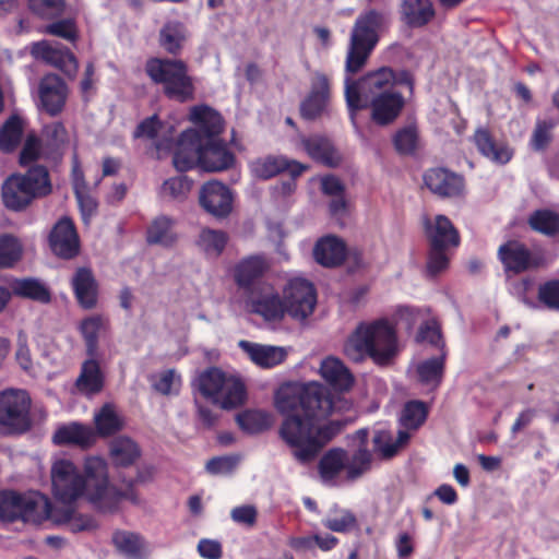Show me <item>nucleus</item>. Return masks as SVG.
I'll list each match as a JSON object with an SVG mask.
<instances>
[{
  "mask_svg": "<svg viewBox=\"0 0 559 559\" xmlns=\"http://www.w3.org/2000/svg\"><path fill=\"white\" fill-rule=\"evenodd\" d=\"M390 23L385 10L368 9L361 12L353 26L345 61L344 96L352 120L356 111L370 107L372 120L381 126L394 121L400 115L404 98L394 90V84L413 82L407 72L396 78L390 68L369 72L359 80L352 75L359 72L379 40V32Z\"/></svg>",
  "mask_w": 559,
  "mask_h": 559,
  "instance_id": "obj_1",
  "label": "nucleus"
},
{
  "mask_svg": "<svg viewBox=\"0 0 559 559\" xmlns=\"http://www.w3.org/2000/svg\"><path fill=\"white\" fill-rule=\"evenodd\" d=\"M337 403L325 386L316 382L287 384L277 391L275 405L285 416L280 436L293 448L299 463L312 462L344 428L343 420H326L338 408Z\"/></svg>",
  "mask_w": 559,
  "mask_h": 559,
  "instance_id": "obj_2",
  "label": "nucleus"
},
{
  "mask_svg": "<svg viewBox=\"0 0 559 559\" xmlns=\"http://www.w3.org/2000/svg\"><path fill=\"white\" fill-rule=\"evenodd\" d=\"M51 483L55 497L64 503H70L81 496H85L99 508L109 507L121 499L134 500L131 490L133 480L128 481L126 490L110 486L107 463L98 456L85 460L84 476L71 461H55L51 466Z\"/></svg>",
  "mask_w": 559,
  "mask_h": 559,
  "instance_id": "obj_3",
  "label": "nucleus"
},
{
  "mask_svg": "<svg viewBox=\"0 0 559 559\" xmlns=\"http://www.w3.org/2000/svg\"><path fill=\"white\" fill-rule=\"evenodd\" d=\"M400 350L396 330L388 319L360 322L344 343L348 360L359 364L370 358L378 366L390 365Z\"/></svg>",
  "mask_w": 559,
  "mask_h": 559,
  "instance_id": "obj_4",
  "label": "nucleus"
},
{
  "mask_svg": "<svg viewBox=\"0 0 559 559\" xmlns=\"http://www.w3.org/2000/svg\"><path fill=\"white\" fill-rule=\"evenodd\" d=\"M52 186L45 166L35 165L25 174H12L2 183L1 199L8 210L20 212L50 194Z\"/></svg>",
  "mask_w": 559,
  "mask_h": 559,
  "instance_id": "obj_5",
  "label": "nucleus"
},
{
  "mask_svg": "<svg viewBox=\"0 0 559 559\" xmlns=\"http://www.w3.org/2000/svg\"><path fill=\"white\" fill-rule=\"evenodd\" d=\"M145 71L152 81L163 85L164 94L169 99L179 103L192 99L194 86L182 60L153 58L146 62Z\"/></svg>",
  "mask_w": 559,
  "mask_h": 559,
  "instance_id": "obj_6",
  "label": "nucleus"
},
{
  "mask_svg": "<svg viewBox=\"0 0 559 559\" xmlns=\"http://www.w3.org/2000/svg\"><path fill=\"white\" fill-rule=\"evenodd\" d=\"M195 388L203 397L224 409L241 405L246 395L240 379L216 367L201 372L195 380Z\"/></svg>",
  "mask_w": 559,
  "mask_h": 559,
  "instance_id": "obj_7",
  "label": "nucleus"
},
{
  "mask_svg": "<svg viewBox=\"0 0 559 559\" xmlns=\"http://www.w3.org/2000/svg\"><path fill=\"white\" fill-rule=\"evenodd\" d=\"M31 399L23 390L0 392V430L4 435H20L32 426Z\"/></svg>",
  "mask_w": 559,
  "mask_h": 559,
  "instance_id": "obj_8",
  "label": "nucleus"
},
{
  "mask_svg": "<svg viewBox=\"0 0 559 559\" xmlns=\"http://www.w3.org/2000/svg\"><path fill=\"white\" fill-rule=\"evenodd\" d=\"M286 312L293 319L302 321L314 310L317 294L313 285L300 277L287 282L283 290Z\"/></svg>",
  "mask_w": 559,
  "mask_h": 559,
  "instance_id": "obj_9",
  "label": "nucleus"
},
{
  "mask_svg": "<svg viewBox=\"0 0 559 559\" xmlns=\"http://www.w3.org/2000/svg\"><path fill=\"white\" fill-rule=\"evenodd\" d=\"M331 78L320 71H316L310 80V90L300 104V115L307 120H314L325 110L332 95Z\"/></svg>",
  "mask_w": 559,
  "mask_h": 559,
  "instance_id": "obj_10",
  "label": "nucleus"
},
{
  "mask_svg": "<svg viewBox=\"0 0 559 559\" xmlns=\"http://www.w3.org/2000/svg\"><path fill=\"white\" fill-rule=\"evenodd\" d=\"M31 53L35 59L60 69L69 76H74L78 71L79 63L74 55L58 41L41 40L34 43L31 47Z\"/></svg>",
  "mask_w": 559,
  "mask_h": 559,
  "instance_id": "obj_11",
  "label": "nucleus"
},
{
  "mask_svg": "<svg viewBox=\"0 0 559 559\" xmlns=\"http://www.w3.org/2000/svg\"><path fill=\"white\" fill-rule=\"evenodd\" d=\"M38 503L31 497L13 491L0 492V521L36 522L38 519Z\"/></svg>",
  "mask_w": 559,
  "mask_h": 559,
  "instance_id": "obj_12",
  "label": "nucleus"
},
{
  "mask_svg": "<svg viewBox=\"0 0 559 559\" xmlns=\"http://www.w3.org/2000/svg\"><path fill=\"white\" fill-rule=\"evenodd\" d=\"M498 257L507 271L522 273L528 269L539 267L544 258L532 253L523 243L510 240L498 249Z\"/></svg>",
  "mask_w": 559,
  "mask_h": 559,
  "instance_id": "obj_13",
  "label": "nucleus"
},
{
  "mask_svg": "<svg viewBox=\"0 0 559 559\" xmlns=\"http://www.w3.org/2000/svg\"><path fill=\"white\" fill-rule=\"evenodd\" d=\"M199 201L209 214L216 218H225L233 210L234 195L224 183L209 181L202 186Z\"/></svg>",
  "mask_w": 559,
  "mask_h": 559,
  "instance_id": "obj_14",
  "label": "nucleus"
},
{
  "mask_svg": "<svg viewBox=\"0 0 559 559\" xmlns=\"http://www.w3.org/2000/svg\"><path fill=\"white\" fill-rule=\"evenodd\" d=\"M247 305L252 312L266 321L281 320L287 313L284 298L282 299L271 286L259 287L258 290L248 295Z\"/></svg>",
  "mask_w": 559,
  "mask_h": 559,
  "instance_id": "obj_15",
  "label": "nucleus"
},
{
  "mask_svg": "<svg viewBox=\"0 0 559 559\" xmlns=\"http://www.w3.org/2000/svg\"><path fill=\"white\" fill-rule=\"evenodd\" d=\"M267 267L269 263L261 254L243 258L234 267L235 283L248 296L259 289V281Z\"/></svg>",
  "mask_w": 559,
  "mask_h": 559,
  "instance_id": "obj_16",
  "label": "nucleus"
},
{
  "mask_svg": "<svg viewBox=\"0 0 559 559\" xmlns=\"http://www.w3.org/2000/svg\"><path fill=\"white\" fill-rule=\"evenodd\" d=\"M38 96L43 109L50 116H56L66 105L68 98L67 84L57 74H46L39 82Z\"/></svg>",
  "mask_w": 559,
  "mask_h": 559,
  "instance_id": "obj_17",
  "label": "nucleus"
},
{
  "mask_svg": "<svg viewBox=\"0 0 559 559\" xmlns=\"http://www.w3.org/2000/svg\"><path fill=\"white\" fill-rule=\"evenodd\" d=\"M202 139L198 131L187 130L181 133L176 143L173 164L177 170L183 173L200 166Z\"/></svg>",
  "mask_w": 559,
  "mask_h": 559,
  "instance_id": "obj_18",
  "label": "nucleus"
},
{
  "mask_svg": "<svg viewBox=\"0 0 559 559\" xmlns=\"http://www.w3.org/2000/svg\"><path fill=\"white\" fill-rule=\"evenodd\" d=\"M49 243L52 252L63 259H71L78 254L80 243L73 222L63 217L53 226Z\"/></svg>",
  "mask_w": 559,
  "mask_h": 559,
  "instance_id": "obj_19",
  "label": "nucleus"
},
{
  "mask_svg": "<svg viewBox=\"0 0 559 559\" xmlns=\"http://www.w3.org/2000/svg\"><path fill=\"white\" fill-rule=\"evenodd\" d=\"M297 146L304 150L313 160L328 167H336L342 162L341 153L326 136L320 134L300 135Z\"/></svg>",
  "mask_w": 559,
  "mask_h": 559,
  "instance_id": "obj_20",
  "label": "nucleus"
},
{
  "mask_svg": "<svg viewBox=\"0 0 559 559\" xmlns=\"http://www.w3.org/2000/svg\"><path fill=\"white\" fill-rule=\"evenodd\" d=\"M424 181L432 193L441 198L460 197L464 190L463 177L444 168L427 170Z\"/></svg>",
  "mask_w": 559,
  "mask_h": 559,
  "instance_id": "obj_21",
  "label": "nucleus"
},
{
  "mask_svg": "<svg viewBox=\"0 0 559 559\" xmlns=\"http://www.w3.org/2000/svg\"><path fill=\"white\" fill-rule=\"evenodd\" d=\"M239 347L261 368H273L282 364L287 357V348L274 345H263L241 340Z\"/></svg>",
  "mask_w": 559,
  "mask_h": 559,
  "instance_id": "obj_22",
  "label": "nucleus"
},
{
  "mask_svg": "<svg viewBox=\"0 0 559 559\" xmlns=\"http://www.w3.org/2000/svg\"><path fill=\"white\" fill-rule=\"evenodd\" d=\"M71 285L78 304L86 309H93L98 300V284L93 272L87 267H80L72 276Z\"/></svg>",
  "mask_w": 559,
  "mask_h": 559,
  "instance_id": "obj_23",
  "label": "nucleus"
},
{
  "mask_svg": "<svg viewBox=\"0 0 559 559\" xmlns=\"http://www.w3.org/2000/svg\"><path fill=\"white\" fill-rule=\"evenodd\" d=\"M424 226L430 246L449 248L456 247L460 242L457 230L444 215H437L435 222L425 217Z\"/></svg>",
  "mask_w": 559,
  "mask_h": 559,
  "instance_id": "obj_24",
  "label": "nucleus"
},
{
  "mask_svg": "<svg viewBox=\"0 0 559 559\" xmlns=\"http://www.w3.org/2000/svg\"><path fill=\"white\" fill-rule=\"evenodd\" d=\"M252 174L260 179H270L282 171H289L294 177L299 176L305 166L284 156H267L251 163Z\"/></svg>",
  "mask_w": 559,
  "mask_h": 559,
  "instance_id": "obj_25",
  "label": "nucleus"
},
{
  "mask_svg": "<svg viewBox=\"0 0 559 559\" xmlns=\"http://www.w3.org/2000/svg\"><path fill=\"white\" fill-rule=\"evenodd\" d=\"M234 155L222 142L202 140L200 167L206 171H222L234 163Z\"/></svg>",
  "mask_w": 559,
  "mask_h": 559,
  "instance_id": "obj_26",
  "label": "nucleus"
},
{
  "mask_svg": "<svg viewBox=\"0 0 559 559\" xmlns=\"http://www.w3.org/2000/svg\"><path fill=\"white\" fill-rule=\"evenodd\" d=\"M98 357H90L81 367L79 377L75 380V389L85 396L98 394L104 388V373L97 361Z\"/></svg>",
  "mask_w": 559,
  "mask_h": 559,
  "instance_id": "obj_27",
  "label": "nucleus"
},
{
  "mask_svg": "<svg viewBox=\"0 0 559 559\" xmlns=\"http://www.w3.org/2000/svg\"><path fill=\"white\" fill-rule=\"evenodd\" d=\"M56 444H74L81 448H88L96 441L95 430L87 425L70 423L59 427L52 437Z\"/></svg>",
  "mask_w": 559,
  "mask_h": 559,
  "instance_id": "obj_28",
  "label": "nucleus"
},
{
  "mask_svg": "<svg viewBox=\"0 0 559 559\" xmlns=\"http://www.w3.org/2000/svg\"><path fill=\"white\" fill-rule=\"evenodd\" d=\"M320 374L337 391H347L354 384V376L344 362L336 357L330 356L321 361Z\"/></svg>",
  "mask_w": 559,
  "mask_h": 559,
  "instance_id": "obj_29",
  "label": "nucleus"
},
{
  "mask_svg": "<svg viewBox=\"0 0 559 559\" xmlns=\"http://www.w3.org/2000/svg\"><path fill=\"white\" fill-rule=\"evenodd\" d=\"M190 120L195 124L193 130L199 132L203 141L214 140L223 129L221 115L207 106L193 107L190 111Z\"/></svg>",
  "mask_w": 559,
  "mask_h": 559,
  "instance_id": "obj_30",
  "label": "nucleus"
},
{
  "mask_svg": "<svg viewBox=\"0 0 559 559\" xmlns=\"http://www.w3.org/2000/svg\"><path fill=\"white\" fill-rule=\"evenodd\" d=\"M353 439L357 442V449L353 455L348 456L347 480H356L361 477L370 467L371 453L368 450V431L366 429L357 430Z\"/></svg>",
  "mask_w": 559,
  "mask_h": 559,
  "instance_id": "obj_31",
  "label": "nucleus"
},
{
  "mask_svg": "<svg viewBox=\"0 0 559 559\" xmlns=\"http://www.w3.org/2000/svg\"><path fill=\"white\" fill-rule=\"evenodd\" d=\"M345 245L335 236L322 237L313 248L316 261L325 267L338 266L345 260Z\"/></svg>",
  "mask_w": 559,
  "mask_h": 559,
  "instance_id": "obj_32",
  "label": "nucleus"
},
{
  "mask_svg": "<svg viewBox=\"0 0 559 559\" xmlns=\"http://www.w3.org/2000/svg\"><path fill=\"white\" fill-rule=\"evenodd\" d=\"M348 454L341 448L330 449L320 459L318 469L322 481L325 485H336L340 474L347 473Z\"/></svg>",
  "mask_w": 559,
  "mask_h": 559,
  "instance_id": "obj_33",
  "label": "nucleus"
},
{
  "mask_svg": "<svg viewBox=\"0 0 559 559\" xmlns=\"http://www.w3.org/2000/svg\"><path fill=\"white\" fill-rule=\"evenodd\" d=\"M402 21L409 27H423L435 17L431 0H403L400 7Z\"/></svg>",
  "mask_w": 559,
  "mask_h": 559,
  "instance_id": "obj_34",
  "label": "nucleus"
},
{
  "mask_svg": "<svg viewBox=\"0 0 559 559\" xmlns=\"http://www.w3.org/2000/svg\"><path fill=\"white\" fill-rule=\"evenodd\" d=\"M108 320L100 314H93L80 324V332L83 336L88 357L99 356V338L107 331Z\"/></svg>",
  "mask_w": 559,
  "mask_h": 559,
  "instance_id": "obj_35",
  "label": "nucleus"
},
{
  "mask_svg": "<svg viewBox=\"0 0 559 559\" xmlns=\"http://www.w3.org/2000/svg\"><path fill=\"white\" fill-rule=\"evenodd\" d=\"M474 142L479 153L497 164H507L512 157V151L502 143H497L486 129H478Z\"/></svg>",
  "mask_w": 559,
  "mask_h": 559,
  "instance_id": "obj_36",
  "label": "nucleus"
},
{
  "mask_svg": "<svg viewBox=\"0 0 559 559\" xmlns=\"http://www.w3.org/2000/svg\"><path fill=\"white\" fill-rule=\"evenodd\" d=\"M112 543L127 559H147L148 549L142 537L131 532H116Z\"/></svg>",
  "mask_w": 559,
  "mask_h": 559,
  "instance_id": "obj_37",
  "label": "nucleus"
},
{
  "mask_svg": "<svg viewBox=\"0 0 559 559\" xmlns=\"http://www.w3.org/2000/svg\"><path fill=\"white\" fill-rule=\"evenodd\" d=\"M94 424L96 437L112 436L124 427L123 417L116 411V407L110 404H104L99 411L94 414Z\"/></svg>",
  "mask_w": 559,
  "mask_h": 559,
  "instance_id": "obj_38",
  "label": "nucleus"
},
{
  "mask_svg": "<svg viewBox=\"0 0 559 559\" xmlns=\"http://www.w3.org/2000/svg\"><path fill=\"white\" fill-rule=\"evenodd\" d=\"M109 454L115 465L126 467L132 465L140 457L141 451L131 438L121 436L111 440Z\"/></svg>",
  "mask_w": 559,
  "mask_h": 559,
  "instance_id": "obj_39",
  "label": "nucleus"
},
{
  "mask_svg": "<svg viewBox=\"0 0 559 559\" xmlns=\"http://www.w3.org/2000/svg\"><path fill=\"white\" fill-rule=\"evenodd\" d=\"M445 356V350H442L439 356L428 358L417 364L416 373L421 384L437 388L441 383L444 372Z\"/></svg>",
  "mask_w": 559,
  "mask_h": 559,
  "instance_id": "obj_40",
  "label": "nucleus"
},
{
  "mask_svg": "<svg viewBox=\"0 0 559 559\" xmlns=\"http://www.w3.org/2000/svg\"><path fill=\"white\" fill-rule=\"evenodd\" d=\"M408 439L409 433L406 430H400L396 440H394L391 431L379 429L373 436L374 450L383 457L390 459L396 454L400 447L405 444Z\"/></svg>",
  "mask_w": 559,
  "mask_h": 559,
  "instance_id": "obj_41",
  "label": "nucleus"
},
{
  "mask_svg": "<svg viewBox=\"0 0 559 559\" xmlns=\"http://www.w3.org/2000/svg\"><path fill=\"white\" fill-rule=\"evenodd\" d=\"M173 225L174 222L170 217L165 215L157 216L147 228V242L151 245H171L176 239Z\"/></svg>",
  "mask_w": 559,
  "mask_h": 559,
  "instance_id": "obj_42",
  "label": "nucleus"
},
{
  "mask_svg": "<svg viewBox=\"0 0 559 559\" xmlns=\"http://www.w3.org/2000/svg\"><path fill=\"white\" fill-rule=\"evenodd\" d=\"M531 228L539 234L555 237L559 235V214L551 210H537L530 215Z\"/></svg>",
  "mask_w": 559,
  "mask_h": 559,
  "instance_id": "obj_43",
  "label": "nucleus"
},
{
  "mask_svg": "<svg viewBox=\"0 0 559 559\" xmlns=\"http://www.w3.org/2000/svg\"><path fill=\"white\" fill-rule=\"evenodd\" d=\"M11 289L17 296L40 302H48L50 300L48 288L40 281L35 278L16 280L11 284Z\"/></svg>",
  "mask_w": 559,
  "mask_h": 559,
  "instance_id": "obj_44",
  "label": "nucleus"
},
{
  "mask_svg": "<svg viewBox=\"0 0 559 559\" xmlns=\"http://www.w3.org/2000/svg\"><path fill=\"white\" fill-rule=\"evenodd\" d=\"M185 39L186 28L178 22L166 23L159 32L160 46L173 55L180 51Z\"/></svg>",
  "mask_w": 559,
  "mask_h": 559,
  "instance_id": "obj_45",
  "label": "nucleus"
},
{
  "mask_svg": "<svg viewBox=\"0 0 559 559\" xmlns=\"http://www.w3.org/2000/svg\"><path fill=\"white\" fill-rule=\"evenodd\" d=\"M428 415V408L421 401H409L407 402L400 415V424L402 427L408 430L418 429L426 420Z\"/></svg>",
  "mask_w": 559,
  "mask_h": 559,
  "instance_id": "obj_46",
  "label": "nucleus"
},
{
  "mask_svg": "<svg viewBox=\"0 0 559 559\" xmlns=\"http://www.w3.org/2000/svg\"><path fill=\"white\" fill-rule=\"evenodd\" d=\"M228 236L223 230L204 228L198 239V246L210 257H218L225 249Z\"/></svg>",
  "mask_w": 559,
  "mask_h": 559,
  "instance_id": "obj_47",
  "label": "nucleus"
},
{
  "mask_svg": "<svg viewBox=\"0 0 559 559\" xmlns=\"http://www.w3.org/2000/svg\"><path fill=\"white\" fill-rule=\"evenodd\" d=\"M23 121L17 116L10 117L0 130V150L12 152L21 142Z\"/></svg>",
  "mask_w": 559,
  "mask_h": 559,
  "instance_id": "obj_48",
  "label": "nucleus"
},
{
  "mask_svg": "<svg viewBox=\"0 0 559 559\" xmlns=\"http://www.w3.org/2000/svg\"><path fill=\"white\" fill-rule=\"evenodd\" d=\"M22 257L20 240L9 234L0 236V269L13 266Z\"/></svg>",
  "mask_w": 559,
  "mask_h": 559,
  "instance_id": "obj_49",
  "label": "nucleus"
},
{
  "mask_svg": "<svg viewBox=\"0 0 559 559\" xmlns=\"http://www.w3.org/2000/svg\"><path fill=\"white\" fill-rule=\"evenodd\" d=\"M240 428L249 433H257L267 429L271 424V416L263 411H247L237 416Z\"/></svg>",
  "mask_w": 559,
  "mask_h": 559,
  "instance_id": "obj_50",
  "label": "nucleus"
},
{
  "mask_svg": "<svg viewBox=\"0 0 559 559\" xmlns=\"http://www.w3.org/2000/svg\"><path fill=\"white\" fill-rule=\"evenodd\" d=\"M74 174H75V179H74L75 198L78 200L83 221L85 223H87L88 218L92 215H94V213L96 212L97 202L92 195H90L88 193L85 192L82 173L76 171V169H74Z\"/></svg>",
  "mask_w": 559,
  "mask_h": 559,
  "instance_id": "obj_51",
  "label": "nucleus"
},
{
  "mask_svg": "<svg viewBox=\"0 0 559 559\" xmlns=\"http://www.w3.org/2000/svg\"><path fill=\"white\" fill-rule=\"evenodd\" d=\"M557 126L554 119H538L535 123L530 144L534 151L540 152L546 150L552 140L551 131Z\"/></svg>",
  "mask_w": 559,
  "mask_h": 559,
  "instance_id": "obj_52",
  "label": "nucleus"
},
{
  "mask_svg": "<svg viewBox=\"0 0 559 559\" xmlns=\"http://www.w3.org/2000/svg\"><path fill=\"white\" fill-rule=\"evenodd\" d=\"M322 523L326 528L333 532L345 533L355 527L356 518L348 510L335 509L333 513L323 519Z\"/></svg>",
  "mask_w": 559,
  "mask_h": 559,
  "instance_id": "obj_53",
  "label": "nucleus"
},
{
  "mask_svg": "<svg viewBox=\"0 0 559 559\" xmlns=\"http://www.w3.org/2000/svg\"><path fill=\"white\" fill-rule=\"evenodd\" d=\"M393 143L395 150L403 155L413 154L418 144V133L415 127L408 126L399 130L394 138Z\"/></svg>",
  "mask_w": 559,
  "mask_h": 559,
  "instance_id": "obj_54",
  "label": "nucleus"
},
{
  "mask_svg": "<svg viewBox=\"0 0 559 559\" xmlns=\"http://www.w3.org/2000/svg\"><path fill=\"white\" fill-rule=\"evenodd\" d=\"M29 8L37 15L45 19H53L62 14L63 0H28Z\"/></svg>",
  "mask_w": 559,
  "mask_h": 559,
  "instance_id": "obj_55",
  "label": "nucleus"
},
{
  "mask_svg": "<svg viewBox=\"0 0 559 559\" xmlns=\"http://www.w3.org/2000/svg\"><path fill=\"white\" fill-rule=\"evenodd\" d=\"M538 300L548 309L559 310V280H551L538 287Z\"/></svg>",
  "mask_w": 559,
  "mask_h": 559,
  "instance_id": "obj_56",
  "label": "nucleus"
},
{
  "mask_svg": "<svg viewBox=\"0 0 559 559\" xmlns=\"http://www.w3.org/2000/svg\"><path fill=\"white\" fill-rule=\"evenodd\" d=\"M191 189V181L185 176H178L166 180L163 185V192L173 199L186 198Z\"/></svg>",
  "mask_w": 559,
  "mask_h": 559,
  "instance_id": "obj_57",
  "label": "nucleus"
},
{
  "mask_svg": "<svg viewBox=\"0 0 559 559\" xmlns=\"http://www.w3.org/2000/svg\"><path fill=\"white\" fill-rule=\"evenodd\" d=\"M238 463L239 457L235 455L217 456L206 463V471L213 475H228Z\"/></svg>",
  "mask_w": 559,
  "mask_h": 559,
  "instance_id": "obj_58",
  "label": "nucleus"
},
{
  "mask_svg": "<svg viewBox=\"0 0 559 559\" xmlns=\"http://www.w3.org/2000/svg\"><path fill=\"white\" fill-rule=\"evenodd\" d=\"M444 247L430 246V253L427 262V271L430 275H436L447 269L449 258Z\"/></svg>",
  "mask_w": 559,
  "mask_h": 559,
  "instance_id": "obj_59",
  "label": "nucleus"
},
{
  "mask_svg": "<svg viewBox=\"0 0 559 559\" xmlns=\"http://www.w3.org/2000/svg\"><path fill=\"white\" fill-rule=\"evenodd\" d=\"M258 511L251 504H245L234 508L230 511L231 520L241 525L253 526L257 521Z\"/></svg>",
  "mask_w": 559,
  "mask_h": 559,
  "instance_id": "obj_60",
  "label": "nucleus"
},
{
  "mask_svg": "<svg viewBox=\"0 0 559 559\" xmlns=\"http://www.w3.org/2000/svg\"><path fill=\"white\" fill-rule=\"evenodd\" d=\"M417 338L418 341L428 342L431 345L440 347L441 352L444 350V343L442 341L440 329L435 322H427L421 325Z\"/></svg>",
  "mask_w": 559,
  "mask_h": 559,
  "instance_id": "obj_61",
  "label": "nucleus"
},
{
  "mask_svg": "<svg viewBox=\"0 0 559 559\" xmlns=\"http://www.w3.org/2000/svg\"><path fill=\"white\" fill-rule=\"evenodd\" d=\"M46 33L73 41L76 38L74 23L71 20H61L46 26Z\"/></svg>",
  "mask_w": 559,
  "mask_h": 559,
  "instance_id": "obj_62",
  "label": "nucleus"
},
{
  "mask_svg": "<svg viewBox=\"0 0 559 559\" xmlns=\"http://www.w3.org/2000/svg\"><path fill=\"white\" fill-rule=\"evenodd\" d=\"M163 128L156 115L144 119L135 129L134 138L155 140Z\"/></svg>",
  "mask_w": 559,
  "mask_h": 559,
  "instance_id": "obj_63",
  "label": "nucleus"
},
{
  "mask_svg": "<svg viewBox=\"0 0 559 559\" xmlns=\"http://www.w3.org/2000/svg\"><path fill=\"white\" fill-rule=\"evenodd\" d=\"M44 138L46 139L48 144L52 147V150H59V147L66 141L67 131L61 123L55 122V123H51V124L45 127Z\"/></svg>",
  "mask_w": 559,
  "mask_h": 559,
  "instance_id": "obj_64",
  "label": "nucleus"
}]
</instances>
